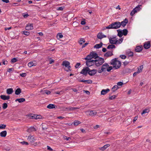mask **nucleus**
<instances>
[{
  "instance_id": "1",
  "label": "nucleus",
  "mask_w": 151,
  "mask_h": 151,
  "mask_svg": "<svg viewBox=\"0 0 151 151\" xmlns=\"http://www.w3.org/2000/svg\"><path fill=\"white\" fill-rule=\"evenodd\" d=\"M117 58H114L111 60L110 62L111 64L113 65V68H115V69L119 68L121 65V62L119 60H117Z\"/></svg>"
},
{
  "instance_id": "2",
  "label": "nucleus",
  "mask_w": 151,
  "mask_h": 151,
  "mask_svg": "<svg viewBox=\"0 0 151 151\" xmlns=\"http://www.w3.org/2000/svg\"><path fill=\"white\" fill-rule=\"evenodd\" d=\"M121 27L120 22H116L112 23L108 26L106 27L107 29H117Z\"/></svg>"
},
{
  "instance_id": "3",
  "label": "nucleus",
  "mask_w": 151,
  "mask_h": 151,
  "mask_svg": "<svg viewBox=\"0 0 151 151\" xmlns=\"http://www.w3.org/2000/svg\"><path fill=\"white\" fill-rule=\"evenodd\" d=\"M116 37V36H113L112 38H109V41L111 44H119L122 42L123 39V38H121L119 40L115 39V40H113L112 39H114Z\"/></svg>"
},
{
  "instance_id": "4",
  "label": "nucleus",
  "mask_w": 151,
  "mask_h": 151,
  "mask_svg": "<svg viewBox=\"0 0 151 151\" xmlns=\"http://www.w3.org/2000/svg\"><path fill=\"white\" fill-rule=\"evenodd\" d=\"M27 140L32 145L36 146L38 145L37 143L36 142H35L36 139H35V138L32 136L30 135L29 136H28Z\"/></svg>"
},
{
  "instance_id": "5",
  "label": "nucleus",
  "mask_w": 151,
  "mask_h": 151,
  "mask_svg": "<svg viewBox=\"0 0 151 151\" xmlns=\"http://www.w3.org/2000/svg\"><path fill=\"white\" fill-rule=\"evenodd\" d=\"M95 65L98 67L102 64L104 62V59L100 57L97 59L95 60Z\"/></svg>"
},
{
  "instance_id": "6",
  "label": "nucleus",
  "mask_w": 151,
  "mask_h": 151,
  "mask_svg": "<svg viewBox=\"0 0 151 151\" xmlns=\"http://www.w3.org/2000/svg\"><path fill=\"white\" fill-rule=\"evenodd\" d=\"M109 65L107 63H105L103 64L101 68V69L98 70V72L99 73H101L103 71H105L106 69L108 68Z\"/></svg>"
},
{
  "instance_id": "7",
  "label": "nucleus",
  "mask_w": 151,
  "mask_h": 151,
  "mask_svg": "<svg viewBox=\"0 0 151 151\" xmlns=\"http://www.w3.org/2000/svg\"><path fill=\"white\" fill-rule=\"evenodd\" d=\"M89 70V68L88 67H84L80 72V73L86 76L87 73H88V72Z\"/></svg>"
},
{
  "instance_id": "8",
  "label": "nucleus",
  "mask_w": 151,
  "mask_h": 151,
  "mask_svg": "<svg viewBox=\"0 0 151 151\" xmlns=\"http://www.w3.org/2000/svg\"><path fill=\"white\" fill-rule=\"evenodd\" d=\"M97 72V70L93 69L92 70H90L89 69V70L88 72V74L91 76H93L96 74Z\"/></svg>"
},
{
  "instance_id": "9",
  "label": "nucleus",
  "mask_w": 151,
  "mask_h": 151,
  "mask_svg": "<svg viewBox=\"0 0 151 151\" xmlns=\"http://www.w3.org/2000/svg\"><path fill=\"white\" fill-rule=\"evenodd\" d=\"M87 112L88 115L92 116L96 115L97 114V112L95 110L88 111Z\"/></svg>"
},
{
  "instance_id": "10",
  "label": "nucleus",
  "mask_w": 151,
  "mask_h": 151,
  "mask_svg": "<svg viewBox=\"0 0 151 151\" xmlns=\"http://www.w3.org/2000/svg\"><path fill=\"white\" fill-rule=\"evenodd\" d=\"M144 47L145 49L149 48L150 46V41H148L145 42L144 43Z\"/></svg>"
},
{
  "instance_id": "11",
  "label": "nucleus",
  "mask_w": 151,
  "mask_h": 151,
  "mask_svg": "<svg viewBox=\"0 0 151 151\" xmlns=\"http://www.w3.org/2000/svg\"><path fill=\"white\" fill-rule=\"evenodd\" d=\"M128 20L127 19L125 18L124 20L120 22L121 26H122L123 27H124L126 25V24L128 23Z\"/></svg>"
},
{
  "instance_id": "12",
  "label": "nucleus",
  "mask_w": 151,
  "mask_h": 151,
  "mask_svg": "<svg viewBox=\"0 0 151 151\" xmlns=\"http://www.w3.org/2000/svg\"><path fill=\"white\" fill-rule=\"evenodd\" d=\"M113 55V51H109L106 53L104 55V56L106 57L107 58L112 56Z\"/></svg>"
},
{
  "instance_id": "13",
  "label": "nucleus",
  "mask_w": 151,
  "mask_h": 151,
  "mask_svg": "<svg viewBox=\"0 0 151 151\" xmlns=\"http://www.w3.org/2000/svg\"><path fill=\"white\" fill-rule=\"evenodd\" d=\"M33 28L32 24H28L25 27V29L27 30H29L33 29Z\"/></svg>"
},
{
  "instance_id": "14",
  "label": "nucleus",
  "mask_w": 151,
  "mask_h": 151,
  "mask_svg": "<svg viewBox=\"0 0 151 151\" xmlns=\"http://www.w3.org/2000/svg\"><path fill=\"white\" fill-rule=\"evenodd\" d=\"M91 54L92 55V58H93L96 59V58H99V56H98L96 52H95L94 51H92L91 52Z\"/></svg>"
},
{
  "instance_id": "15",
  "label": "nucleus",
  "mask_w": 151,
  "mask_h": 151,
  "mask_svg": "<svg viewBox=\"0 0 151 151\" xmlns=\"http://www.w3.org/2000/svg\"><path fill=\"white\" fill-rule=\"evenodd\" d=\"M142 49V45L138 46L136 47L135 50L136 52H140Z\"/></svg>"
},
{
  "instance_id": "16",
  "label": "nucleus",
  "mask_w": 151,
  "mask_h": 151,
  "mask_svg": "<svg viewBox=\"0 0 151 151\" xmlns=\"http://www.w3.org/2000/svg\"><path fill=\"white\" fill-rule=\"evenodd\" d=\"M79 82H83L85 83H87L88 84H91L92 83V81L91 80H84L83 79L82 80H78Z\"/></svg>"
},
{
  "instance_id": "17",
  "label": "nucleus",
  "mask_w": 151,
  "mask_h": 151,
  "mask_svg": "<svg viewBox=\"0 0 151 151\" xmlns=\"http://www.w3.org/2000/svg\"><path fill=\"white\" fill-rule=\"evenodd\" d=\"M110 146L109 144H106L104 145V146L99 148V149L101 151L105 150L107 147H109Z\"/></svg>"
},
{
  "instance_id": "18",
  "label": "nucleus",
  "mask_w": 151,
  "mask_h": 151,
  "mask_svg": "<svg viewBox=\"0 0 151 151\" xmlns=\"http://www.w3.org/2000/svg\"><path fill=\"white\" fill-rule=\"evenodd\" d=\"M0 98L1 99L4 100H6L9 99L10 96H6V95H1Z\"/></svg>"
},
{
  "instance_id": "19",
  "label": "nucleus",
  "mask_w": 151,
  "mask_h": 151,
  "mask_svg": "<svg viewBox=\"0 0 151 151\" xmlns=\"http://www.w3.org/2000/svg\"><path fill=\"white\" fill-rule=\"evenodd\" d=\"M132 71V70L129 68H126L124 69L123 71V72L124 73H131Z\"/></svg>"
},
{
  "instance_id": "20",
  "label": "nucleus",
  "mask_w": 151,
  "mask_h": 151,
  "mask_svg": "<svg viewBox=\"0 0 151 151\" xmlns=\"http://www.w3.org/2000/svg\"><path fill=\"white\" fill-rule=\"evenodd\" d=\"M70 64V62L66 60L63 61L62 63V65L66 67H67Z\"/></svg>"
},
{
  "instance_id": "21",
  "label": "nucleus",
  "mask_w": 151,
  "mask_h": 151,
  "mask_svg": "<svg viewBox=\"0 0 151 151\" xmlns=\"http://www.w3.org/2000/svg\"><path fill=\"white\" fill-rule=\"evenodd\" d=\"M27 116L29 119H35V114H31L27 115Z\"/></svg>"
},
{
  "instance_id": "22",
  "label": "nucleus",
  "mask_w": 151,
  "mask_h": 151,
  "mask_svg": "<svg viewBox=\"0 0 151 151\" xmlns=\"http://www.w3.org/2000/svg\"><path fill=\"white\" fill-rule=\"evenodd\" d=\"M109 91L110 90L109 88H107L106 89H103L101 91V94L102 95H104L109 92Z\"/></svg>"
},
{
  "instance_id": "23",
  "label": "nucleus",
  "mask_w": 151,
  "mask_h": 151,
  "mask_svg": "<svg viewBox=\"0 0 151 151\" xmlns=\"http://www.w3.org/2000/svg\"><path fill=\"white\" fill-rule=\"evenodd\" d=\"M57 107V106L55 104H50L47 106V108L49 109H52L56 108Z\"/></svg>"
},
{
  "instance_id": "24",
  "label": "nucleus",
  "mask_w": 151,
  "mask_h": 151,
  "mask_svg": "<svg viewBox=\"0 0 151 151\" xmlns=\"http://www.w3.org/2000/svg\"><path fill=\"white\" fill-rule=\"evenodd\" d=\"M7 134L6 131H2L0 133V136L1 137H6Z\"/></svg>"
},
{
  "instance_id": "25",
  "label": "nucleus",
  "mask_w": 151,
  "mask_h": 151,
  "mask_svg": "<svg viewBox=\"0 0 151 151\" xmlns=\"http://www.w3.org/2000/svg\"><path fill=\"white\" fill-rule=\"evenodd\" d=\"M117 31L118 32L117 36L120 37H122L123 35L122 30L119 29L117 30Z\"/></svg>"
},
{
  "instance_id": "26",
  "label": "nucleus",
  "mask_w": 151,
  "mask_h": 151,
  "mask_svg": "<svg viewBox=\"0 0 151 151\" xmlns=\"http://www.w3.org/2000/svg\"><path fill=\"white\" fill-rule=\"evenodd\" d=\"M103 43L101 42L99 44H96L94 46V48L99 49L101 48L103 45Z\"/></svg>"
},
{
  "instance_id": "27",
  "label": "nucleus",
  "mask_w": 151,
  "mask_h": 151,
  "mask_svg": "<svg viewBox=\"0 0 151 151\" xmlns=\"http://www.w3.org/2000/svg\"><path fill=\"white\" fill-rule=\"evenodd\" d=\"M118 85H114L112 88V91L113 92H115L117 89L119 88Z\"/></svg>"
},
{
  "instance_id": "28",
  "label": "nucleus",
  "mask_w": 151,
  "mask_h": 151,
  "mask_svg": "<svg viewBox=\"0 0 151 151\" xmlns=\"http://www.w3.org/2000/svg\"><path fill=\"white\" fill-rule=\"evenodd\" d=\"M13 92V90L12 88L7 89L6 90V93L8 94H10Z\"/></svg>"
},
{
  "instance_id": "29",
  "label": "nucleus",
  "mask_w": 151,
  "mask_h": 151,
  "mask_svg": "<svg viewBox=\"0 0 151 151\" xmlns=\"http://www.w3.org/2000/svg\"><path fill=\"white\" fill-rule=\"evenodd\" d=\"M21 92V89L18 88H17L15 91V94L17 95H19Z\"/></svg>"
},
{
  "instance_id": "30",
  "label": "nucleus",
  "mask_w": 151,
  "mask_h": 151,
  "mask_svg": "<svg viewBox=\"0 0 151 151\" xmlns=\"http://www.w3.org/2000/svg\"><path fill=\"white\" fill-rule=\"evenodd\" d=\"M127 54L128 55V58L129 57H132L133 56L134 53L133 52L131 51H129L127 52Z\"/></svg>"
},
{
  "instance_id": "31",
  "label": "nucleus",
  "mask_w": 151,
  "mask_h": 151,
  "mask_svg": "<svg viewBox=\"0 0 151 151\" xmlns=\"http://www.w3.org/2000/svg\"><path fill=\"white\" fill-rule=\"evenodd\" d=\"M149 109H146L143 111L141 113V114L142 115H143L146 113H148L149 112Z\"/></svg>"
},
{
  "instance_id": "32",
  "label": "nucleus",
  "mask_w": 151,
  "mask_h": 151,
  "mask_svg": "<svg viewBox=\"0 0 151 151\" xmlns=\"http://www.w3.org/2000/svg\"><path fill=\"white\" fill-rule=\"evenodd\" d=\"M122 33H123V35L124 36H126L127 35L128 33V30L126 29H124L122 30Z\"/></svg>"
},
{
  "instance_id": "33",
  "label": "nucleus",
  "mask_w": 151,
  "mask_h": 151,
  "mask_svg": "<svg viewBox=\"0 0 151 151\" xmlns=\"http://www.w3.org/2000/svg\"><path fill=\"white\" fill-rule=\"evenodd\" d=\"M28 131L32 132L35 131L36 130L34 127H31L28 129Z\"/></svg>"
},
{
  "instance_id": "34",
  "label": "nucleus",
  "mask_w": 151,
  "mask_h": 151,
  "mask_svg": "<svg viewBox=\"0 0 151 151\" xmlns=\"http://www.w3.org/2000/svg\"><path fill=\"white\" fill-rule=\"evenodd\" d=\"M113 44H111V45H109L108 46V47H107V49H113L114 48H116V46L114 45H113Z\"/></svg>"
},
{
  "instance_id": "35",
  "label": "nucleus",
  "mask_w": 151,
  "mask_h": 151,
  "mask_svg": "<svg viewBox=\"0 0 151 151\" xmlns=\"http://www.w3.org/2000/svg\"><path fill=\"white\" fill-rule=\"evenodd\" d=\"M81 122L78 120H75L74 122L73 125L75 126L78 125V124H80Z\"/></svg>"
},
{
  "instance_id": "36",
  "label": "nucleus",
  "mask_w": 151,
  "mask_h": 151,
  "mask_svg": "<svg viewBox=\"0 0 151 151\" xmlns=\"http://www.w3.org/2000/svg\"><path fill=\"white\" fill-rule=\"evenodd\" d=\"M28 65L29 67H31L33 66H35L36 64H34L32 62H30L28 63Z\"/></svg>"
},
{
  "instance_id": "37",
  "label": "nucleus",
  "mask_w": 151,
  "mask_h": 151,
  "mask_svg": "<svg viewBox=\"0 0 151 151\" xmlns=\"http://www.w3.org/2000/svg\"><path fill=\"white\" fill-rule=\"evenodd\" d=\"M95 60H92L91 59H90V60H89V61H86V63H88V62L89 63H93V65L94 64H95V63L96 62V61H95Z\"/></svg>"
},
{
  "instance_id": "38",
  "label": "nucleus",
  "mask_w": 151,
  "mask_h": 151,
  "mask_svg": "<svg viewBox=\"0 0 151 151\" xmlns=\"http://www.w3.org/2000/svg\"><path fill=\"white\" fill-rule=\"evenodd\" d=\"M136 12H137V10H135V9H133L132 11L130 12V15L131 16H133Z\"/></svg>"
},
{
  "instance_id": "39",
  "label": "nucleus",
  "mask_w": 151,
  "mask_h": 151,
  "mask_svg": "<svg viewBox=\"0 0 151 151\" xmlns=\"http://www.w3.org/2000/svg\"><path fill=\"white\" fill-rule=\"evenodd\" d=\"M85 42V40L84 38H81L79 41V43L80 45H82L83 43Z\"/></svg>"
},
{
  "instance_id": "40",
  "label": "nucleus",
  "mask_w": 151,
  "mask_h": 151,
  "mask_svg": "<svg viewBox=\"0 0 151 151\" xmlns=\"http://www.w3.org/2000/svg\"><path fill=\"white\" fill-rule=\"evenodd\" d=\"M17 61H18V60L17 59V58H14L11 59V61L12 63H14Z\"/></svg>"
},
{
  "instance_id": "41",
  "label": "nucleus",
  "mask_w": 151,
  "mask_h": 151,
  "mask_svg": "<svg viewBox=\"0 0 151 151\" xmlns=\"http://www.w3.org/2000/svg\"><path fill=\"white\" fill-rule=\"evenodd\" d=\"M102 33H99L97 35V37L99 39H101L102 38Z\"/></svg>"
},
{
  "instance_id": "42",
  "label": "nucleus",
  "mask_w": 151,
  "mask_h": 151,
  "mask_svg": "<svg viewBox=\"0 0 151 151\" xmlns=\"http://www.w3.org/2000/svg\"><path fill=\"white\" fill-rule=\"evenodd\" d=\"M46 125V124H42V129L44 130H45L47 128V126L45 127V126Z\"/></svg>"
},
{
  "instance_id": "43",
  "label": "nucleus",
  "mask_w": 151,
  "mask_h": 151,
  "mask_svg": "<svg viewBox=\"0 0 151 151\" xmlns=\"http://www.w3.org/2000/svg\"><path fill=\"white\" fill-rule=\"evenodd\" d=\"M63 37V35L60 33H58L57 36V38L58 39L61 38Z\"/></svg>"
},
{
  "instance_id": "44",
  "label": "nucleus",
  "mask_w": 151,
  "mask_h": 151,
  "mask_svg": "<svg viewBox=\"0 0 151 151\" xmlns=\"http://www.w3.org/2000/svg\"><path fill=\"white\" fill-rule=\"evenodd\" d=\"M80 107H69V109L70 110L73 111L76 109H79Z\"/></svg>"
},
{
  "instance_id": "45",
  "label": "nucleus",
  "mask_w": 151,
  "mask_h": 151,
  "mask_svg": "<svg viewBox=\"0 0 151 151\" xmlns=\"http://www.w3.org/2000/svg\"><path fill=\"white\" fill-rule=\"evenodd\" d=\"M8 106V105L7 103H4L2 104V108L3 109H6Z\"/></svg>"
},
{
  "instance_id": "46",
  "label": "nucleus",
  "mask_w": 151,
  "mask_h": 151,
  "mask_svg": "<svg viewBox=\"0 0 151 151\" xmlns=\"http://www.w3.org/2000/svg\"><path fill=\"white\" fill-rule=\"evenodd\" d=\"M42 118V116L40 115L36 114L35 119H40Z\"/></svg>"
},
{
  "instance_id": "47",
  "label": "nucleus",
  "mask_w": 151,
  "mask_h": 151,
  "mask_svg": "<svg viewBox=\"0 0 151 151\" xmlns=\"http://www.w3.org/2000/svg\"><path fill=\"white\" fill-rule=\"evenodd\" d=\"M6 127V125L4 124H0V129H5Z\"/></svg>"
},
{
  "instance_id": "48",
  "label": "nucleus",
  "mask_w": 151,
  "mask_h": 151,
  "mask_svg": "<svg viewBox=\"0 0 151 151\" xmlns=\"http://www.w3.org/2000/svg\"><path fill=\"white\" fill-rule=\"evenodd\" d=\"M141 6V5H138L135 8H134V9H135V10H137V11H139L140 10V9H141L140 8V7Z\"/></svg>"
},
{
  "instance_id": "49",
  "label": "nucleus",
  "mask_w": 151,
  "mask_h": 151,
  "mask_svg": "<svg viewBox=\"0 0 151 151\" xmlns=\"http://www.w3.org/2000/svg\"><path fill=\"white\" fill-rule=\"evenodd\" d=\"M119 57L121 58L122 59H125L127 58L126 56L124 55H120Z\"/></svg>"
},
{
  "instance_id": "50",
  "label": "nucleus",
  "mask_w": 151,
  "mask_h": 151,
  "mask_svg": "<svg viewBox=\"0 0 151 151\" xmlns=\"http://www.w3.org/2000/svg\"><path fill=\"white\" fill-rule=\"evenodd\" d=\"M23 34L26 35H28L29 34V33L28 31H23Z\"/></svg>"
},
{
  "instance_id": "51",
  "label": "nucleus",
  "mask_w": 151,
  "mask_h": 151,
  "mask_svg": "<svg viewBox=\"0 0 151 151\" xmlns=\"http://www.w3.org/2000/svg\"><path fill=\"white\" fill-rule=\"evenodd\" d=\"M20 143L23 145H29V143L28 142H25V141H23L20 142Z\"/></svg>"
},
{
  "instance_id": "52",
  "label": "nucleus",
  "mask_w": 151,
  "mask_h": 151,
  "mask_svg": "<svg viewBox=\"0 0 151 151\" xmlns=\"http://www.w3.org/2000/svg\"><path fill=\"white\" fill-rule=\"evenodd\" d=\"M86 65L88 67H90L93 65V63H86Z\"/></svg>"
},
{
  "instance_id": "53",
  "label": "nucleus",
  "mask_w": 151,
  "mask_h": 151,
  "mask_svg": "<svg viewBox=\"0 0 151 151\" xmlns=\"http://www.w3.org/2000/svg\"><path fill=\"white\" fill-rule=\"evenodd\" d=\"M19 103H21L22 102H23L25 101V99L24 98H21L19 99Z\"/></svg>"
},
{
  "instance_id": "54",
  "label": "nucleus",
  "mask_w": 151,
  "mask_h": 151,
  "mask_svg": "<svg viewBox=\"0 0 151 151\" xmlns=\"http://www.w3.org/2000/svg\"><path fill=\"white\" fill-rule=\"evenodd\" d=\"M132 60H131L130 61H125L123 62L124 65V66L126 65H127L130 62H132Z\"/></svg>"
},
{
  "instance_id": "55",
  "label": "nucleus",
  "mask_w": 151,
  "mask_h": 151,
  "mask_svg": "<svg viewBox=\"0 0 151 151\" xmlns=\"http://www.w3.org/2000/svg\"><path fill=\"white\" fill-rule=\"evenodd\" d=\"M87 57H88V59L89 60H90V59L93 58H92V55L91 54V52L90 53V54L89 55H88L87 56Z\"/></svg>"
},
{
  "instance_id": "56",
  "label": "nucleus",
  "mask_w": 151,
  "mask_h": 151,
  "mask_svg": "<svg viewBox=\"0 0 151 151\" xmlns=\"http://www.w3.org/2000/svg\"><path fill=\"white\" fill-rule=\"evenodd\" d=\"M108 68H107V71L108 72H110L111 70L113 69V68L112 66H109L108 67Z\"/></svg>"
},
{
  "instance_id": "57",
  "label": "nucleus",
  "mask_w": 151,
  "mask_h": 151,
  "mask_svg": "<svg viewBox=\"0 0 151 151\" xmlns=\"http://www.w3.org/2000/svg\"><path fill=\"white\" fill-rule=\"evenodd\" d=\"M115 95H113L112 96H111L109 97V100H113V99H114L115 97H116Z\"/></svg>"
},
{
  "instance_id": "58",
  "label": "nucleus",
  "mask_w": 151,
  "mask_h": 151,
  "mask_svg": "<svg viewBox=\"0 0 151 151\" xmlns=\"http://www.w3.org/2000/svg\"><path fill=\"white\" fill-rule=\"evenodd\" d=\"M29 16L28 14V13L25 14H23V16L25 18H26L27 17H28Z\"/></svg>"
},
{
  "instance_id": "59",
  "label": "nucleus",
  "mask_w": 151,
  "mask_h": 151,
  "mask_svg": "<svg viewBox=\"0 0 151 151\" xmlns=\"http://www.w3.org/2000/svg\"><path fill=\"white\" fill-rule=\"evenodd\" d=\"M14 70V69L13 68H9L8 70H7V72H9V73H11V72L12 71H13Z\"/></svg>"
},
{
  "instance_id": "60",
  "label": "nucleus",
  "mask_w": 151,
  "mask_h": 151,
  "mask_svg": "<svg viewBox=\"0 0 151 151\" xmlns=\"http://www.w3.org/2000/svg\"><path fill=\"white\" fill-rule=\"evenodd\" d=\"M81 65V63H77L76 65H75V68H78V67Z\"/></svg>"
},
{
  "instance_id": "61",
  "label": "nucleus",
  "mask_w": 151,
  "mask_h": 151,
  "mask_svg": "<svg viewBox=\"0 0 151 151\" xmlns=\"http://www.w3.org/2000/svg\"><path fill=\"white\" fill-rule=\"evenodd\" d=\"M26 73H21L20 74V76L22 77H24L26 76Z\"/></svg>"
},
{
  "instance_id": "62",
  "label": "nucleus",
  "mask_w": 151,
  "mask_h": 151,
  "mask_svg": "<svg viewBox=\"0 0 151 151\" xmlns=\"http://www.w3.org/2000/svg\"><path fill=\"white\" fill-rule=\"evenodd\" d=\"M63 8L62 6L58 8L57 9L58 10L62 11L63 10Z\"/></svg>"
},
{
  "instance_id": "63",
  "label": "nucleus",
  "mask_w": 151,
  "mask_h": 151,
  "mask_svg": "<svg viewBox=\"0 0 151 151\" xmlns=\"http://www.w3.org/2000/svg\"><path fill=\"white\" fill-rule=\"evenodd\" d=\"M47 149L49 150H50V151H53V149L51 148V147H50L49 146H47Z\"/></svg>"
},
{
  "instance_id": "64",
  "label": "nucleus",
  "mask_w": 151,
  "mask_h": 151,
  "mask_svg": "<svg viewBox=\"0 0 151 151\" xmlns=\"http://www.w3.org/2000/svg\"><path fill=\"white\" fill-rule=\"evenodd\" d=\"M118 86H122L123 84V83L122 82H118L117 83Z\"/></svg>"
}]
</instances>
